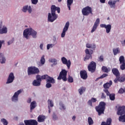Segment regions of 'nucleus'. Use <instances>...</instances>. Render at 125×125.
Segmentation results:
<instances>
[{"instance_id": "nucleus-14", "label": "nucleus", "mask_w": 125, "mask_h": 125, "mask_svg": "<svg viewBox=\"0 0 125 125\" xmlns=\"http://www.w3.org/2000/svg\"><path fill=\"white\" fill-rule=\"evenodd\" d=\"M61 60L62 64L66 65L67 69H70V67H71V61L70 60L67 61V59L64 57L61 58Z\"/></svg>"}, {"instance_id": "nucleus-18", "label": "nucleus", "mask_w": 125, "mask_h": 125, "mask_svg": "<svg viewBox=\"0 0 125 125\" xmlns=\"http://www.w3.org/2000/svg\"><path fill=\"white\" fill-rule=\"evenodd\" d=\"M124 114H125V106H119L118 108L117 115L121 116V115H124Z\"/></svg>"}, {"instance_id": "nucleus-9", "label": "nucleus", "mask_w": 125, "mask_h": 125, "mask_svg": "<svg viewBox=\"0 0 125 125\" xmlns=\"http://www.w3.org/2000/svg\"><path fill=\"white\" fill-rule=\"evenodd\" d=\"M85 52L86 56L84 58V61H87L90 58H91V55L93 53V51L91 49H86Z\"/></svg>"}, {"instance_id": "nucleus-57", "label": "nucleus", "mask_w": 125, "mask_h": 125, "mask_svg": "<svg viewBox=\"0 0 125 125\" xmlns=\"http://www.w3.org/2000/svg\"><path fill=\"white\" fill-rule=\"evenodd\" d=\"M99 61H100L101 62H102L104 61V57H103V56H101L99 58Z\"/></svg>"}, {"instance_id": "nucleus-52", "label": "nucleus", "mask_w": 125, "mask_h": 125, "mask_svg": "<svg viewBox=\"0 0 125 125\" xmlns=\"http://www.w3.org/2000/svg\"><path fill=\"white\" fill-rule=\"evenodd\" d=\"M4 42H5V41H4V40H0V49H1L2 44H4Z\"/></svg>"}, {"instance_id": "nucleus-37", "label": "nucleus", "mask_w": 125, "mask_h": 125, "mask_svg": "<svg viewBox=\"0 0 125 125\" xmlns=\"http://www.w3.org/2000/svg\"><path fill=\"white\" fill-rule=\"evenodd\" d=\"M0 122H1V123H2L3 125H8V122L7 121V120H6V119H5L4 118L1 119Z\"/></svg>"}, {"instance_id": "nucleus-34", "label": "nucleus", "mask_w": 125, "mask_h": 125, "mask_svg": "<svg viewBox=\"0 0 125 125\" xmlns=\"http://www.w3.org/2000/svg\"><path fill=\"white\" fill-rule=\"evenodd\" d=\"M119 121L122 123H125V114L120 116L119 118Z\"/></svg>"}, {"instance_id": "nucleus-2", "label": "nucleus", "mask_w": 125, "mask_h": 125, "mask_svg": "<svg viewBox=\"0 0 125 125\" xmlns=\"http://www.w3.org/2000/svg\"><path fill=\"white\" fill-rule=\"evenodd\" d=\"M106 104L103 102L100 103L98 106L95 107V109L98 113L99 116H101L102 114H104V110H105V106Z\"/></svg>"}, {"instance_id": "nucleus-32", "label": "nucleus", "mask_w": 125, "mask_h": 125, "mask_svg": "<svg viewBox=\"0 0 125 125\" xmlns=\"http://www.w3.org/2000/svg\"><path fill=\"white\" fill-rule=\"evenodd\" d=\"M73 0H67V6L69 10H71V5L73 4Z\"/></svg>"}, {"instance_id": "nucleus-44", "label": "nucleus", "mask_w": 125, "mask_h": 125, "mask_svg": "<svg viewBox=\"0 0 125 125\" xmlns=\"http://www.w3.org/2000/svg\"><path fill=\"white\" fill-rule=\"evenodd\" d=\"M99 24H100V19H99V18H98L96 19L95 22L94 23V25L98 26H99Z\"/></svg>"}, {"instance_id": "nucleus-50", "label": "nucleus", "mask_w": 125, "mask_h": 125, "mask_svg": "<svg viewBox=\"0 0 125 125\" xmlns=\"http://www.w3.org/2000/svg\"><path fill=\"white\" fill-rule=\"evenodd\" d=\"M36 80L39 81V82H40L41 83H42V76L37 75L36 76Z\"/></svg>"}, {"instance_id": "nucleus-26", "label": "nucleus", "mask_w": 125, "mask_h": 125, "mask_svg": "<svg viewBox=\"0 0 125 125\" xmlns=\"http://www.w3.org/2000/svg\"><path fill=\"white\" fill-rule=\"evenodd\" d=\"M86 88L85 87L82 86L78 89V92L80 95H82L83 94L85 91Z\"/></svg>"}, {"instance_id": "nucleus-43", "label": "nucleus", "mask_w": 125, "mask_h": 125, "mask_svg": "<svg viewBox=\"0 0 125 125\" xmlns=\"http://www.w3.org/2000/svg\"><path fill=\"white\" fill-rule=\"evenodd\" d=\"M54 46V44H48L46 45L47 50H49V49H50V48H52V47H53Z\"/></svg>"}, {"instance_id": "nucleus-49", "label": "nucleus", "mask_w": 125, "mask_h": 125, "mask_svg": "<svg viewBox=\"0 0 125 125\" xmlns=\"http://www.w3.org/2000/svg\"><path fill=\"white\" fill-rule=\"evenodd\" d=\"M44 44L43 43H41L39 46V47L41 50H44Z\"/></svg>"}, {"instance_id": "nucleus-60", "label": "nucleus", "mask_w": 125, "mask_h": 125, "mask_svg": "<svg viewBox=\"0 0 125 125\" xmlns=\"http://www.w3.org/2000/svg\"><path fill=\"white\" fill-rule=\"evenodd\" d=\"M124 92H125V90H124V89H123V88H121V89H119V90L118 91V93H120V94L124 93Z\"/></svg>"}, {"instance_id": "nucleus-7", "label": "nucleus", "mask_w": 125, "mask_h": 125, "mask_svg": "<svg viewBox=\"0 0 125 125\" xmlns=\"http://www.w3.org/2000/svg\"><path fill=\"white\" fill-rule=\"evenodd\" d=\"M69 27H70V22L67 21L65 23L64 26L62 29V32L61 35V38H65V36H66V32L68 31V30H69Z\"/></svg>"}, {"instance_id": "nucleus-21", "label": "nucleus", "mask_w": 125, "mask_h": 125, "mask_svg": "<svg viewBox=\"0 0 125 125\" xmlns=\"http://www.w3.org/2000/svg\"><path fill=\"white\" fill-rule=\"evenodd\" d=\"M7 27L5 25H3L1 27V26H0V35H2L3 34H7Z\"/></svg>"}, {"instance_id": "nucleus-61", "label": "nucleus", "mask_w": 125, "mask_h": 125, "mask_svg": "<svg viewBox=\"0 0 125 125\" xmlns=\"http://www.w3.org/2000/svg\"><path fill=\"white\" fill-rule=\"evenodd\" d=\"M27 103H28V104H31V103H32V99L31 98H29L27 100Z\"/></svg>"}, {"instance_id": "nucleus-48", "label": "nucleus", "mask_w": 125, "mask_h": 125, "mask_svg": "<svg viewBox=\"0 0 125 125\" xmlns=\"http://www.w3.org/2000/svg\"><path fill=\"white\" fill-rule=\"evenodd\" d=\"M31 1L32 4L36 5V4H38V2H39V0H31Z\"/></svg>"}, {"instance_id": "nucleus-45", "label": "nucleus", "mask_w": 125, "mask_h": 125, "mask_svg": "<svg viewBox=\"0 0 125 125\" xmlns=\"http://www.w3.org/2000/svg\"><path fill=\"white\" fill-rule=\"evenodd\" d=\"M102 70L104 73H108V72H110V70H108L106 67L105 66H103L102 67Z\"/></svg>"}, {"instance_id": "nucleus-36", "label": "nucleus", "mask_w": 125, "mask_h": 125, "mask_svg": "<svg viewBox=\"0 0 125 125\" xmlns=\"http://www.w3.org/2000/svg\"><path fill=\"white\" fill-rule=\"evenodd\" d=\"M49 62L53 63V65H57V60L56 59H50Z\"/></svg>"}, {"instance_id": "nucleus-13", "label": "nucleus", "mask_w": 125, "mask_h": 125, "mask_svg": "<svg viewBox=\"0 0 125 125\" xmlns=\"http://www.w3.org/2000/svg\"><path fill=\"white\" fill-rule=\"evenodd\" d=\"M22 11L24 13H26L28 11V13L31 14L33 11V8L31 5H26L22 7Z\"/></svg>"}, {"instance_id": "nucleus-15", "label": "nucleus", "mask_w": 125, "mask_h": 125, "mask_svg": "<svg viewBox=\"0 0 125 125\" xmlns=\"http://www.w3.org/2000/svg\"><path fill=\"white\" fill-rule=\"evenodd\" d=\"M120 64H122L120 66V69L124 70H125V60L123 56H121L119 58Z\"/></svg>"}, {"instance_id": "nucleus-5", "label": "nucleus", "mask_w": 125, "mask_h": 125, "mask_svg": "<svg viewBox=\"0 0 125 125\" xmlns=\"http://www.w3.org/2000/svg\"><path fill=\"white\" fill-rule=\"evenodd\" d=\"M82 12L84 16H88L89 14H92V8L87 6L83 8Z\"/></svg>"}, {"instance_id": "nucleus-59", "label": "nucleus", "mask_w": 125, "mask_h": 125, "mask_svg": "<svg viewBox=\"0 0 125 125\" xmlns=\"http://www.w3.org/2000/svg\"><path fill=\"white\" fill-rule=\"evenodd\" d=\"M91 101L92 102V103H95L97 101V100L96 98H92L91 99Z\"/></svg>"}, {"instance_id": "nucleus-53", "label": "nucleus", "mask_w": 125, "mask_h": 125, "mask_svg": "<svg viewBox=\"0 0 125 125\" xmlns=\"http://www.w3.org/2000/svg\"><path fill=\"white\" fill-rule=\"evenodd\" d=\"M48 77V75H43V76H41V79H42V80H47V78Z\"/></svg>"}, {"instance_id": "nucleus-54", "label": "nucleus", "mask_w": 125, "mask_h": 125, "mask_svg": "<svg viewBox=\"0 0 125 125\" xmlns=\"http://www.w3.org/2000/svg\"><path fill=\"white\" fill-rule=\"evenodd\" d=\"M106 77H108V74H104L99 77V79H104V78H106Z\"/></svg>"}, {"instance_id": "nucleus-62", "label": "nucleus", "mask_w": 125, "mask_h": 125, "mask_svg": "<svg viewBox=\"0 0 125 125\" xmlns=\"http://www.w3.org/2000/svg\"><path fill=\"white\" fill-rule=\"evenodd\" d=\"M101 98H102V99H105V98H106V95H105L104 93H102Z\"/></svg>"}, {"instance_id": "nucleus-63", "label": "nucleus", "mask_w": 125, "mask_h": 125, "mask_svg": "<svg viewBox=\"0 0 125 125\" xmlns=\"http://www.w3.org/2000/svg\"><path fill=\"white\" fill-rule=\"evenodd\" d=\"M119 82V76H116V78L114 80V82L115 83H117Z\"/></svg>"}, {"instance_id": "nucleus-1", "label": "nucleus", "mask_w": 125, "mask_h": 125, "mask_svg": "<svg viewBox=\"0 0 125 125\" xmlns=\"http://www.w3.org/2000/svg\"><path fill=\"white\" fill-rule=\"evenodd\" d=\"M37 35L38 32L32 27L26 28L23 32V38L26 39V40H29L30 39V36H32L33 39H37Z\"/></svg>"}, {"instance_id": "nucleus-58", "label": "nucleus", "mask_w": 125, "mask_h": 125, "mask_svg": "<svg viewBox=\"0 0 125 125\" xmlns=\"http://www.w3.org/2000/svg\"><path fill=\"white\" fill-rule=\"evenodd\" d=\"M13 40H10V41H9L8 42H7V44L8 45H10V44H12V43H13Z\"/></svg>"}, {"instance_id": "nucleus-39", "label": "nucleus", "mask_w": 125, "mask_h": 125, "mask_svg": "<svg viewBox=\"0 0 125 125\" xmlns=\"http://www.w3.org/2000/svg\"><path fill=\"white\" fill-rule=\"evenodd\" d=\"M125 75L119 77V82H120V83H123V82H125Z\"/></svg>"}, {"instance_id": "nucleus-35", "label": "nucleus", "mask_w": 125, "mask_h": 125, "mask_svg": "<svg viewBox=\"0 0 125 125\" xmlns=\"http://www.w3.org/2000/svg\"><path fill=\"white\" fill-rule=\"evenodd\" d=\"M60 109L62 110V111H64V110H66V106L63 104L62 103H60Z\"/></svg>"}, {"instance_id": "nucleus-3", "label": "nucleus", "mask_w": 125, "mask_h": 125, "mask_svg": "<svg viewBox=\"0 0 125 125\" xmlns=\"http://www.w3.org/2000/svg\"><path fill=\"white\" fill-rule=\"evenodd\" d=\"M40 73V69L35 66H30L27 69V75L31 76V75H36Z\"/></svg>"}, {"instance_id": "nucleus-42", "label": "nucleus", "mask_w": 125, "mask_h": 125, "mask_svg": "<svg viewBox=\"0 0 125 125\" xmlns=\"http://www.w3.org/2000/svg\"><path fill=\"white\" fill-rule=\"evenodd\" d=\"M97 27H98V26L95 25V24H94L93 26L92 29L91 30V33H94V32L96 31L97 29Z\"/></svg>"}, {"instance_id": "nucleus-47", "label": "nucleus", "mask_w": 125, "mask_h": 125, "mask_svg": "<svg viewBox=\"0 0 125 125\" xmlns=\"http://www.w3.org/2000/svg\"><path fill=\"white\" fill-rule=\"evenodd\" d=\"M110 100L114 101L115 100V94H111L109 95Z\"/></svg>"}, {"instance_id": "nucleus-25", "label": "nucleus", "mask_w": 125, "mask_h": 125, "mask_svg": "<svg viewBox=\"0 0 125 125\" xmlns=\"http://www.w3.org/2000/svg\"><path fill=\"white\" fill-rule=\"evenodd\" d=\"M112 83H113V82H112V81H110L108 83H106L104 84V87L105 88V89H107V88H109L110 86L112 85Z\"/></svg>"}, {"instance_id": "nucleus-16", "label": "nucleus", "mask_w": 125, "mask_h": 125, "mask_svg": "<svg viewBox=\"0 0 125 125\" xmlns=\"http://www.w3.org/2000/svg\"><path fill=\"white\" fill-rule=\"evenodd\" d=\"M25 125H38V121L35 120H24Z\"/></svg>"}, {"instance_id": "nucleus-31", "label": "nucleus", "mask_w": 125, "mask_h": 125, "mask_svg": "<svg viewBox=\"0 0 125 125\" xmlns=\"http://www.w3.org/2000/svg\"><path fill=\"white\" fill-rule=\"evenodd\" d=\"M112 123V119L111 118H108L106 122H103L102 123L101 125H110Z\"/></svg>"}, {"instance_id": "nucleus-56", "label": "nucleus", "mask_w": 125, "mask_h": 125, "mask_svg": "<svg viewBox=\"0 0 125 125\" xmlns=\"http://www.w3.org/2000/svg\"><path fill=\"white\" fill-rule=\"evenodd\" d=\"M52 117L54 121H56V120H58V117H57V115H56V114H53Z\"/></svg>"}, {"instance_id": "nucleus-29", "label": "nucleus", "mask_w": 125, "mask_h": 125, "mask_svg": "<svg viewBox=\"0 0 125 125\" xmlns=\"http://www.w3.org/2000/svg\"><path fill=\"white\" fill-rule=\"evenodd\" d=\"M86 47H87V48H91L92 49H95V48H96V45H95V44H90L89 43H87L86 44Z\"/></svg>"}, {"instance_id": "nucleus-55", "label": "nucleus", "mask_w": 125, "mask_h": 125, "mask_svg": "<svg viewBox=\"0 0 125 125\" xmlns=\"http://www.w3.org/2000/svg\"><path fill=\"white\" fill-rule=\"evenodd\" d=\"M104 91L106 93L107 96H109L110 95V92H109L108 89H105L104 90Z\"/></svg>"}, {"instance_id": "nucleus-38", "label": "nucleus", "mask_w": 125, "mask_h": 125, "mask_svg": "<svg viewBox=\"0 0 125 125\" xmlns=\"http://www.w3.org/2000/svg\"><path fill=\"white\" fill-rule=\"evenodd\" d=\"M88 124L89 125H92L94 124L93 120L91 117H88Z\"/></svg>"}, {"instance_id": "nucleus-20", "label": "nucleus", "mask_w": 125, "mask_h": 125, "mask_svg": "<svg viewBox=\"0 0 125 125\" xmlns=\"http://www.w3.org/2000/svg\"><path fill=\"white\" fill-rule=\"evenodd\" d=\"M5 62H6V58L4 56V54L0 53V63L1 64H5Z\"/></svg>"}, {"instance_id": "nucleus-46", "label": "nucleus", "mask_w": 125, "mask_h": 125, "mask_svg": "<svg viewBox=\"0 0 125 125\" xmlns=\"http://www.w3.org/2000/svg\"><path fill=\"white\" fill-rule=\"evenodd\" d=\"M67 81L68 82V83H73L74 82V78H73L72 77V76H69L68 79H67Z\"/></svg>"}, {"instance_id": "nucleus-27", "label": "nucleus", "mask_w": 125, "mask_h": 125, "mask_svg": "<svg viewBox=\"0 0 125 125\" xmlns=\"http://www.w3.org/2000/svg\"><path fill=\"white\" fill-rule=\"evenodd\" d=\"M47 83H55V80L53 78L48 76L47 80Z\"/></svg>"}, {"instance_id": "nucleus-28", "label": "nucleus", "mask_w": 125, "mask_h": 125, "mask_svg": "<svg viewBox=\"0 0 125 125\" xmlns=\"http://www.w3.org/2000/svg\"><path fill=\"white\" fill-rule=\"evenodd\" d=\"M41 81H39L37 80H35L32 82V85L34 86H41Z\"/></svg>"}, {"instance_id": "nucleus-6", "label": "nucleus", "mask_w": 125, "mask_h": 125, "mask_svg": "<svg viewBox=\"0 0 125 125\" xmlns=\"http://www.w3.org/2000/svg\"><path fill=\"white\" fill-rule=\"evenodd\" d=\"M67 73L68 72L66 70L62 69V72L60 73L58 80H62L64 82H66L67 81Z\"/></svg>"}, {"instance_id": "nucleus-11", "label": "nucleus", "mask_w": 125, "mask_h": 125, "mask_svg": "<svg viewBox=\"0 0 125 125\" xmlns=\"http://www.w3.org/2000/svg\"><path fill=\"white\" fill-rule=\"evenodd\" d=\"M96 69V63L94 62H91L88 66V70L91 73L95 72Z\"/></svg>"}, {"instance_id": "nucleus-40", "label": "nucleus", "mask_w": 125, "mask_h": 125, "mask_svg": "<svg viewBox=\"0 0 125 125\" xmlns=\"http://www.w3.org/2000/svg\"><path fill=\"white\" fill-rule=\"evenodd\" d=\"M48 109L50 108V107H53V102L51 100H48Z\"/></svg>"}, {"instance_id": "nucleus-64", "label": "nucleus", "mask_w": 125, "mask_h": 125, "mask_svg": "<svg viewBox=\"0 0 125 125\" xmlns=\"http://www.w3.org/2000/svg\"><path fill=\"white\" fill-rule=\"evenodd\" d=\"M88 104L89 105V106H91V107H92V102H91V100H90L88 101Z\"/></svg>"}, {"instance_id": "nucleus-19", "label": "nucleus", "mask_w": 125, "mask_h": 125, "mask_svg": "<svg viewBox=\"0 0 125 125\" xmlns=\"http://www.w3.org/2000/svg\"><path fill=\"white\" fill-rule=\"evenodd\" d=\"M56 10L58 11V13H60V8L56 7L55 5H52L51 7V13L56 14L55 11Z\"/></svg>"}, {"instance_id": "nucleus-51", "label": "nucleus", "mask_w": 125, "mask_h": 125, "mask_svg": "<svg viewBox=\"0 0 125 125\" xmlns=\"http://www.w3.org/2000/svg\"><path fill=\"white\" fill-rule=\"evenodd\" d=\"M51 86H52L51 83L46 82V87H47V88H50V87H51Z\"/></svg>"}, {"instance_id": "nucleus-4", "label": "nucleus", "mask_w": 125, "mask_h": 125, "mask_svg": "<svg viewBox=\"0 0 125 125\" xmlns=\"http://www.w3.org/2000/svg\"><path fill=\"white\" fill-rule=\"evenodd\" d=\"M22 91H23V90L20 89L15 92L11 98V101H12L14 103H17V102H18L19 101V95L22 93Z\"/></svg>"}, {"instance_id": "nucleus-30", "label": "nucleus", "mask_w": 125, "mask_h": 125, "mask_svg": "<svg viewBox=\"0 0 125 125\" xmlns=\"http://www.w3.org/2000/svg\"><path fill=\"white\" fill-rule=\"evenodd\" d=\"M112 71L113 75H115L116 77L120 76V72H119V70L117 68H113Z\"/></svg>"}, {"instance_id": "nucleus-12", "label": "nucleus", "mask_w": 125, "mask_h": 125, "mask_svg": "<svg viewBox=\"0 0 125 125\" xmlns=\"http://www.w3.org/2000/svg\"><path fill=\"white\" fill-rule=\"evenodd\" d=\"M14 80H15V76H14V73L13 72H11L8 75L6 83L7 84H8L9 83H12Z\"/></svg>"}, {"instance_id": "nucleus-24", "label": "nucleus", "mask_w": 125, "mask_h": 125, "mask_svg": "<svg viewBox=\"0 0 125 125\" xmlns=\"http://www.w3.org/2000/svg\"><path fill=\"white\" fill-rule=\"evenodd\" d=\"M45 119H46V117L44 115H40L38 117V122L39 123H43L44 121H45Z\"/></svg>"}, {"instance_id": "nucleus-41", "label": "nucleus", "mask_w": 125, "mask_h": 125, "mask_svg": "<svg viewBox=\"0 0 125 125\" xmlns=\"http://www.w3.org/2000/svg\"><path fill=\"white\" fill-rule=\"evenodd\" d=\"M113 51L114 55H117L118 53H120V49H119V48L114 49L113 50Z\"/></svg>"}, {"instance_id": "nucleus-23", "label": "nucleus", "mask_w": 125, "mask_h": 125, "mask_svg": "<svg viewBox=\"0 0 125 125\" xmlns=\"http://www.w3.org/2000/svg\"><path fill=\"white\" fill-rule=\"evenodd\" d=\"M80 76L83 80H86L87 79V73H86L85 70L81 71Z\"/></svg>"}, {"instance_id": "nucleus-33", "label": "nucleus", "mask_w": 125, "mask_h": 125, "mask_svg": "<svg viewBox=\"0 0 125 125\" xmlns=\"http://www.w3.org/2000/svg\"><path fill=\"white\" fill-rule=\"evenodd\" d=\"M44 55H43L41 59L40 62L41 63L39 64L40 66H42V65H44V63H45V59H44Z\"/></svg>"}, {"instance_id": "nucleus-8", "label": "nucleus", "mask_w": 125, "mask_h": 125, "mask_svg": "<svg viewBox=\"0 0 125 125\" xmlns=\"http://www.w3.org/2000/svg\"><path fill=\"white\" fill-rule=\"evenodd\" d=\"M58 17V16L56 15V14H54L53 13H49L48 14V22H54L56 19H57V18Z\"/></svg>"}, {"instance_id": "nucleus-10", "label": "nucleus", "mask_w": 125, "mask_h": 125, "mask_svg": "<svg viewBox=\"0 0 125 125\" xmlns=\"http://www.w3.org/2000/svg\"><path fill=\"white\" fill-rule=\"evenodd\" d=\"M100 26L101 28H104L105 29L106 34H110L111 30H112V25L110 24H101Z\"/></svg>"}, {"instance_id": "nucleus-22", "label": "nucleus", "mask_w": 125, "mask_h": 125, "mask_svg": "<svg viewBox=\"0 0 125 125\" xmlns=\"http://www.w3.org/2000/svg\"><path fill=\"white\" fill-rule=\"evenodd\" d=\"M37 106V102L36 101H32L30 104V112H33L34 110Z\"/></svg>"}, {"instance_id": "nucleus-17", "label": "nucleus", "mask_w": 125, "mask_h": 125, "mask_svg": "<svg viewBox=\"0 0 125 125\" xmlns=\"http://www.w3.org/2000/svg\"><path fill=\"white\" fill-rule=\"evenodd\" d=\"M119 2V0H109L108 2V4L110 8H116V3Z\"/></svg>"}]
</instances>
